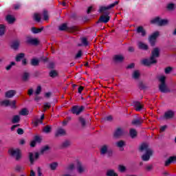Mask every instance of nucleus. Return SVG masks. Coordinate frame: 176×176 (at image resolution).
<instances>
[{"mask_svg":"<svg viewBox=\"0 0 176 176\" xmlns=\"http://www.w3.org/2000/svg\"><path fill=\"white\" fill-rule=\"evenodd\" d=\"M20 115H21L22 116H27V115H28V113H30V111L24 108L22 109L21 111L19 112Z\"/></svg>","mask_w":176,"mask_h":176,"instance_id":"obj_39","label":"nucleus"},{"mask_svg":"<svg viewBox=\"0 0 176 176\" xmlns=\"http://www.w3.org/2000/svg\"><path fill=\"white\" fill-rule=\"evenodd\" d=\"M134 67H135V64L134 63H131L130 65H129L126 68L127 69H131L133 68H134Z\"/></svg>","mask_w":176,"mask_h":176,"instance_id":"obj_63","label":"nucleus"},{"mask_svg":"<svg viewBox=\"0 0 176 176\" xmlns=\"http://www.w3.org/2000/svg\"><path fill=\"white\" fill-rule=\"evenodd\" d=\"M174 162H176V156H171L165 162L164 166L168 167L169 164Z\"/></svg>","mask_w":176,"mask_h":176,"instance_id":"obj_19","label":"nucleus"},{"mask_svg":"<svg viewBox=\"0 0 176 176\" xmlns=\"http://www.w3.org/2000/svg\"><path fill=\"white\" fill-rule=\"evenodd\" d=\"M34 140L38 144H41V142H42V138L39 137V135L34 136Z\"/></svg>","mask_w":176,"mask_h":176,"instance_id":"obj_52","label":"nucleus"},{"mask_svg":"<svg viewBox=\"0 0 176 176\" xmlns=\"http://www.w3.org/2000/svg\"><path fill=\"white\" fill-rule=\"evenodd\" d=\"M39 156H40L39 153L36 152L34 154V153H29V160H30V164H33L35 160H38V159H39Z\"/></svg>","mask_w":176,"mask_h":176,"instance_id":"obj_11","label":"nucleus"},{"mask_svg":"<svg viewBox=\"0 0 176 176\" xmlns=\"http://www.w3.org/2000/svg\"><path fill=\"white\" fill-rule=\"evenodd\" d=\"M20 116L19 115H16L14 116L12 120V123L13 124H16V123H19L20 122Z\"/></svg>","mask_w":176,"mask_h":176,"instance_id":"obj_34","label":"nucleus"},{"mask_svg":"<svg viewBox=\"0 0 176 176\" xmlns=\"http://www.w3.org/2000/svg\"><path fill=\"white\" fill-rule=\"evenodd\" d=\"M160 57V49L159 47L154 48L151 52L150 58H144L141 61V64L144 67H151L155 64H157V59Z\"/></svg>","mask_w":176,"mask_h":176,"instance_id":"obj_2","label":"nucleus"},{"mask_svg":"<svg viewBox=\"0 0 176 176\" xmlns=\"http://www.w3.org/2000/svg\"><path fill=\"white\" fill-rule=\"evenodd\" d=\"M159 80L161 83L159 86V89L161 93H168L170 89L167 88V85H166V76H162L160 77Z\"/></svg>","mask_w":176,"mask_h":176,"instance_id":"obj_6","label":"nucleus"},{"mask_svg":"<svg viewBox=\"0 0 176 176\" xmlns=\"http://www.w3.org/2000/svg\"><path fill=\"white\" fill-rule=\"evenodd\" d=\"M174 116H175V112L173 110H168L164 113V118L168 120V119H173Z\"/></svg>","mask_w":176,"mask_h":176,"instance_id":"obj_12","label":"nucleus"},{"mask_svg":"<svg viewBox=\"0 0 176 176\" xmlns=\"http://www.w3.org/2000/svg\"><path fill=\"white\" fill-rule=\"evenodd\" d=\"M67 28H68V26H67V23H63L59 26V31H65Z\"/></svg>","mask_w":176,"mask_h":176,"instance_id":"obj_49","label":"nucleus"},{"mask_svg":"<svg viewBox=\"0 0 176 176\" xmlns=\"http://www.w3.org/2000/svg\"><path fill=\"white\" fill-rule=\"evenodd\" d=\"M84 111L85 106L74 105L71 109L72 113H73V115H76V116H78V115L81 114Z\"/></svg>","mask_w":176,"mask_h":176,"instance_id":"obj_7","label":"nucleus"},{"mask_svg":"<svg viewBox=\"0 0 176 176\" xmlns=\"http://www.w3.org/2000/svg\"><path fill=\"white\" fill-rule=\"evenodd\" d=\"M140 72L138 70H135L133 72V74H132V78L133 79H135V80L140 79Z\"/></svg>","mask_w":176,"mask_h":176,"instance_id":"obj_30","label":"nucleus"},{"mask_svg":"<svg viewBox=\"0 0 176 176\" xmlns=\"http://www.w3.org/2000/svg\"><path fill=\"white\" fill-rule=\"evenodd\" d=\"M75 168V165L74 164H70L67 167V170L68 171H73V170Z\"/></svg>","mask_w":176,"mask_h":176,"instance_id":"obj_54","label":"nucleus"},{"mask_svg":"<svg viewBox=\"0 0 176 176\" xmlns=\"http://www.w3.org/2000/svg\"><path fill=\"white\" fill-rule=\"evenodd\" d=\"M9 107H10L12 109H16V108H17V106H16V100L10 101Z\"/></svg>","mask_w":176,"mask_h":176,"instance_id":"obj_46","label":"nucleus"},{"mask_svg":"<svg viewBox=\"0 0 176 176\" xmlns=\"http://www.w3.org/2000/svg\"><path fill=\"white\" fill-rule=\"evenodd\" d=\"M100 155H107V157H112L113 156V150L109 148V146L107 144H104L100 147Z\"/></svg>","mask_w":176,"mask_h":176,"instance_id":"obj_4","label":"nucleus"},{"mask_svg":"<svg viewBox=\"0 0 176 176\" xmlns=\"http://www.w3.org/2000/svg\"><path fill=\"white\" fill-rule=\"evenodd\" d=\"M136 32L138 34H141L142 36H145L146 35V30H145L142 26L138 27Z\"/></svg>","mask_w":176,"mask_h":176,"instance_id":"obj_18","label":"nucleus"},{"mask_svg":"<svg viewBox=\"0 0 176 176\" xmlns=\"http://www.w3.org/2000/svg\"><path fill=\"white\" fill-rule=\"evenodd\" d=\"M65 129L60 128L55 133V137H63V135H65Z\"/></svg>","mask_w":176,"mask_h":176,"instance_id":"obj_17","label":"nucleus"},{"mask_svg":"<svg viewBox=\"0 0 176 176\" xmlns=\"http://www.w3.org/2000/svg\"><path fill=\"white\" fill-rule=\"evenodd\" d=\"M107 176H118L117 173L113 170H109L107 173Z\"/></svg>","mask_w":176,"mask_h":176,"instance_id":"obj_45","label":"nucleus"},{"mask_svg":"<svg viewBox=\"0 0 176 176\" xmlns=\"http://www.w3.org/2000/svg\"><path fill=\"white\" fill-rule=\"evenodd\" d=\"M6 21H8V23H9V24H13V23L16 21V19L12 16V15H7Z\"/></svg>","mask_w":176,"mask_h":176,"instance_id":"obj_28","label":"nucleus"},{"mask_svg":"<svg viewBox=\"0 0 176 176\" xmlns=\"http://www.w3.org/2000/svg\"><path fill=\"white\" fill-rule=\"evenodd\" d=\"M14 170L16 171V173H21V171L24 170V167H23L21 165H16L14 168Z\"/></svg>","mask_w":176,"mask_h":176,"instance_id":"obj_41","label":"nucleus"},{"mask_svg":"<svg viewBox=\"0 0 176 176\" xmlns=\"http://www.w3.org/2000/svg\"><path fill=\"white\" fill-rule=\"evenodd\" d=\"M19 47H20V41L17 40L14 41L11 45V48L13 49V50H19Z\"/></svg>","mask_w":176,"mask_h":176,"instance_id":"obj_21","label":"nucleus"},{"mask_svg":"<svg viewBox=\"0 0 176 176\" xmlns=\"http://www.w3.org/2000/svg\"><path fill=\"white\" fill-rule=\"evenodd\" d=\"M44 20H49V14L47 12V10H44L43 12Z\"/></svg>","mask_w":176,"mask_h":176,"instance_id":"obj_53","label":"nucleus"},{"mask_svg":"<svg viewBox=\"0 0 176 176\" xmlns=\"http://www.w3.org/2000/svg\"><path fill=\"white\" fill-rule=\"evenodd\" d=\"M30 79V73L28 72H24L23 74L22 75V80L23 82H27Z\"/></svg>","mask_w":176,"mask_h":176,"instance_id":"obj_32","label":"nucleus"},{"mask_svg":"<svg viewBox=\"0 0 176 176\" xmlns=\"http://www.w3.org/2000/svg\"><path fill=\"white\" fill-rule=\"evenodd\" d=\"M126 170H127V168L124 165H122V164L118 165V171L120 173H126Z\"/></svg>","mask_w":176,"mask_h":176,"instance_id":"obj_38","label":"nucleus"},{"mask_svg":"<svg viewBox=\"0 0 176 176\" xmlns=\"http://www.w3.org/2000/svg\"><path fill=\"white\" fill-rule=\"evenodd\" d=\"M137 131L134 129H131L129 131V135L131 138L134 139L137 137Z\"/></svg>","mask_w":176,"mask_h":176,"instance_id":"obj_26","label":"nucleus"},{"mask_svg":"<svg viewBox=\"0 0 176 176\" xmlns=\"http://www.w3.org/2000/svg\"><path fill=\"white\" fill-rule=\"evenodd\" d=\"M43 131H44V133L49 134V133H50V131H52V126H50L49 125L45 126L43 129Z\"/></svg>","mask_w":176,"mask_h":176,"instance_id":"obj_44","label":"nucleus"},{"mask_svg":"<svg viewBox=\"0 0 176 176\" xmlns=\"http://www.w3.org/2000/svg\"><path fill=\"white\" fill-rule=\"evenodd\" d=\"M175 8V4L174 3H170L166 6V9L168 10H173Z\"/></svg>","mask_w":176,"mask_h":176,"instance_id":"obj_42","label":"nucleus"},{"mask_svg":"<svg viewBox=\"0 0 176 176\" xmlns=\"http://www.w3.org/2000/svg\"><path fill=\"white\" fill-rule=\"evenodd\" d=\"M139 151L140 152H146V153L142 156L143 162L149 161L151 156L153 155V151L149 148V145L146 143H142L139 148Z\"/></svg>","mask_w":176,"mask_h":176,"instance_id":"obj_3","label":"nucleus"},{"mask_svg":"<svg viewBox=\"0 0 176 176\" xmlns=\"http://www.w3.org/2000/svg\"><path fill=\"white\" fill-rule=\"evenodd\" d=\"M78 122L80 123L81 127L85 129L86 125L87 124V122L86 121V118H83L82 116L78 117Z\"/></svg>","mask_w":176,"mask_h":176,"instance_id":"obj_16","label":"nucleus"},{"mask_svg":"<svg viewBox=\"0 0 176 176\" xmlns=\"http://www.w3.org/2000/svg\"><path fill=\"white\" fill-rule=\"evenodd\" d=\"M171 71H173V67H168L166 68H165V74H166V75H168V74H170V72H171Z\"/></svg>","mask_w":176,"mask_h":176,"instance_id":"obj_56","label":"nucleus"},{"mask_svg":"<svg viewBox=\"0 0 176 176\" xmlns=\"http://www.w3.org/2000/svg\"><path fill=\"white\" fill-rule=\"evenodd\" d=\"M13 65H16V62H11L10 64L6 67V69L7 71H9L12 69V67H13Z\"/></svg>","mask_w":176,"mask_h":176,"instance_id":"obj_55","label":"nucleus"},{"mask_svg":"<svg viewBox=\"0 0 176 176\" xmlns=\"http://www.w3.org/2000/svg\"><path fill=\"white\" fill-rule=\"evenodd\" d=\"M37 175L38 176H43V173H42V168L41 167H37Z\"/></svg>","mask_w":176,"mask_h":176,"instance_id":"obj_58","label":"nucleus"},{"mask_svg":"<svg viewBox=\"0 0 176 176\" xmlns=\"http://www.w3.org/2000/svg\"><path fill=\"white\" fill-rule=\"evenodd\" d=\"M167 24H168V20L160 19V23L158 25H160V27H163L164 25H167Z\"/></svg>","mask_w":176,"mask_h":176,"instance_id":"obj_33","label":"nucleus"},{"mask_svg":"<svg viewBox=\"0 0 176 176\" xmlns=\"http://www.w3.org/2000/svg\"><path fill=\"white\" fill-rule=\"evenodd\" d=\"M43 30V27L41 28H36L35 27L32 28L31 31L33 34H41Z\"/></svg>","mask_w":176,"mask_h":176,"instance_id":"obj_24","label":"nucleus"},{"mask_svg":"<svg viewBox=\"0 0 176 176\" xmlns=\"http://www.w3.org/2000/svg\"><path fill=\"white\" fill-rule=\"evenodd\" d=\"M160 35V33L158 31L155 32L148 37V41L151 46H155L156 45V39Z\"/></svg>","mask_w":176,"mask_h":176,"instance_id":"obj_8","label":"nucleus"},{"mask_svg":"<svg viewBox=\"0 0 176 176\" xmlns=\"http://www.w3.org/2000/svg\"><path fill=\"white\" fill-rule=\"evenodd\" d=\"M77 170L79 173V174H82V173L85 172V168L82 166V162L78 161L77 162Z\"/></svg>","mask_w":176,"mask_h":176,"instance_id":"obj_23","label":"nucleus"},{"mask_svg":"<svg viewBox=\"0 0 176 176\" xmlns=\"http://www.w3.org/2000/svg\"><path fill=\"white\" fill-rule=\"evenodd\" d=\"M144 107L142 105V104L140 102H135V111L138 112H140L142 109Z\"/></svg>","mask_w":176,"mask_h":176,"instance_id":"obj_27","label":"nucleus"},{"mask_svg":"<svg viewBox=\"0 0 176 176\" xmlns=\"http://www.w3.org/2000/svg\"><path fill=\"white\" fill-rule=\"evenodd\" d=\"M138 48L140 49L141 50H148V49H149V47L148 46V45L140 41L138 43Z\"/></svg>","mask_w":176,"mask_h":176,"instance_id":"obj_20","label":"nucleus"},{"mask_svg":"<svg viewBox=\"0 0 176 176\" xmlns=\"http://www.w3.org/2000/svg\"><path fill=\"white\" fill-rule=\"evenodd\" d=\"M133 126H141L144 123L142 118H135L131 122Z\"/></svg>","mask_w":176,"mask_h":176,"instance_id":"obj_15","label":"nucleus"},{"mask_svg":"<svg viewBox=\"0 0 176 176\" xmlns=\"http://www.w3.org/2000/svg\"><path fill=\"white\" fill-rule=\"evenodd\" d=\"M34 20L35 21H36L37 23H40L41 22V16H39V14H34Z\"/></svg>","mask_w":176,"mask_h":176,"instance_id":"obj_57","label":"nucleus"},{"mask_svg":"<svg viewBox=\"0 0 176 176\" xmlns=\"http://www.w3.org/2000/svg\"><path fill=\"white\" fill-rule=\"evenodd\" d=\"M17 134L19 135H23V134H24V130H23V129L19 128L17 129Z\"/></svg>","mask_w":176,"mask_h":176,"instance_id":"obj_61","label":"nucleus"},{"mask_svg":"<svg viewBox=\"0 0 176 176\" xmlns=\"http://www.w3.org/2000/svg\"><path fill=\"white\" fill-rule=\"evenodd\" d=\"M47 151H50V146H49L48 145L44 146L41 148L40 153H41V155H43V153H45V152H47Z\"/></svg>","mask_w":176,"mask_h":176,"instance_id":"obj_36","label":"nucleus"},{"mask_svg":"<svg viewBox=\"0 0 176 176\" xmlns=\"http://www.w3.org/2000/svg\"><path fill=\"white\" fill-rule=\"evenodd\" d=\"M116 145L118 148H123V146H124V141L120 140L116 143Z\"/></svg>","mask_w":176,"mask_h":176,"instance_id":"obj_50","label":"nucleus"},{"mask_svg":"<svg viewBox=\"0 0 176 176\" xmlns=\"http://www.w3.org/2000/svg\"><path fill=\"white\" fill-rule=\"evenodd\" d=\"M113 119L112 116H109L104 118V120H107V122H111Z\"/></svg>","mask_w":176,"mask_h":176,"instance_id":"obj_64","label":"nucleus"},{"mask_svg":"<svg viewBox=\"0 0 176 176\" xmlns=\"http://www.w3.org/2000/svg\"><path fill=\"white\" fill-rule=\"evenodd\" d=\"M82 50H78L77 54L75 56V58H80V57H82Z\"/></svg>","mask_w":176,"mask_h":176,"instance_id":"obj_59","label":"nucleus"},{"mask_svg":"<svg viewBox=\"0 0 176 176\" xmlns=\"http://www.w3.org/2000/svg\"><path fill=\"white\" fill-rule=\"evenodd\" d=\"M8 153L11 157H14L16 162H19L21 159V151L19 148H10Z\"/></svg>","mask_w":176,"mask_h":176,"instance_id":"obj_5","label":"nucleus"},{"mask_svg":"<svg viewBox=\"0 0 176 176\" xmlns=\"http://www.w3.org/2000/svg\"><path fill=\"white\" fill-rule=\"evenodd\" d=\"M30 65L32 67H38V65H39V60L35 58L31 59Z\"/></svg>","mask_w":176,"mask_h":176,"instance_id":"obj_25","label":"nucleus"},{"mask_svg":"<svg viewBox=\"0 0 176 176\" xmlns=\"http://www.w3.org/2000/svg\"><path fill=\"white\" fill-rule=\"evenodd\" d=\"M124 60V56H123V55L121 54H116L113 56V61L115 63H123Z\"/></svg>","mask_w":176,"mask_h":176,"instance_id":"obj_13","label":"nucleus"},{"mask_svg":"<svg viewBox=\"0 0 176 176\" xmlns=\"http://www.w3.org/2000/svg\"><path fill=\"white\" fill-rule=\"evenodd\" d=\"M6 28H5V25L0 24V36H3L5 35V31Z\"/></svg>","mask_w":176,"mask_h":176,"instance_id":"obj_37","label":"nucleus"},{"mask_svg":"<svg viewBox=\"0 0 176 176\" xmlns=\"http://www.w3.org/2000/svg\"><path fill=\"white\" fill-rule=\"evenodd\" d=\"M0 105L1 107H9L10 105V100H4L0 102Z\"/></svg>","mask_w":176,"mask_h":176,"instance_id":"obj_31","label":"nucleus"},{"mask_svg":"<svg viewBox=\"0 0 176 176\" xmlns=\"http://www.w3.org/2000/svg\"><path fill=\"white\" fill-rule=\"evenodd\" d=\"M41 91H42V87L38 85L35 91L36 96H39V94H41Z\"/></svg>","mask_w":176,"mask_h":176,"instance_id":"obj_51","label":"nucleus"},{"mask_svg":"<svg viewBox=\"0 0 176 176\" xmlns=\"http://www.w3.org/2000/svg\"><path fill=\"white\" fill-rule=\"evenodd\" d=\"M16 90L13 89L7 91L5 94V97L6 98H13V96H16Z\"/></svg>","mask_w":176,"mask_h":176,"instance_id":"obj_14","label":"nucleus"},{"mask_svg":"<svg viewBox=\"0 0 176 176\" xmlns=\"http://www.w3.org/2000/svg\"><path fill=\"white\" fill-rule=\"evenodd\" d=\"M119 4V1H116L114 3L107 6H100L99 8V13H104V14L101 15L97 21V24L99 23H104V24H107L111 19L109 17V14L111 12L108 10H110V9H112V8H115L116 5Z\"/></svg>","mask_w":176,"mask_h":176,"instance_id":"obj_1","label":"nucleus"},{"mask_svg":"<svg viewBox=\"0 0 176 176\" xmlns=\"http://www.w3.org/2000/svg\"><path fill=\"white\" fill-rule=\"evenodd\" d=\"M52 107V105L50 104V103L47 102L44 104V112L46 111V109H49V108H50Z\"/></svg>","mask_w":176,"mask_h":176,"instance_id":"obj_60","label":"nucleus"},{"mask_svg":"<svg viewBox=\"0 0 176 176\" xmlns=\"http://www.w3.org/2000/svg\"><path fill=\"white\" fill-rule=\"evenodd\" d=\"M124 135V131H123V129L118 127L116 129V130L114 131L113 133V137L114 138H120V137H122V135Z\"/></svg>","mask_w":176,"mask_h":176,"instance_id":"obj_10","label":"nucleus"},{"mask_svg":"<svg viewBox=\"0 0 176 176\" xmlns=\"http://www.w3.org/2000/svg\"><path fill=\"white\" fill-rule=\"evenodd\" d=\"M138 87L140 90H145V89H146V85H145L142 81H140L138 83Z\"/></svg>","mask_w":176,"mask_h":176,"instance_id":"obj_43","label":"nucleus"},{"mask_svg":"<svg viewBox=\"0 0 176 176\" xmlns=\"http://www.w3.org/2000/svg\"><path fill=\"white\" fill-rule=\"evenodd\" d=\"M24 57H25V54L19 53L16 56L15 60L16 61V63H20V61H21V60L24 59Z\"/></svg>","mask_w":176,"mask_h":176,"instance_id":"obj_22","label":"nucleus"},{"mask_svg":"<svg viewBox=\"0 0 176 176\" xmlns=\"http://www.w3.org/2000/svg\"><path fill=\"white\" fill-rule=\"evenodd\" d=\"M160 23V16H157L151 21V24H157L159 25Z\"/></svg>","mask_w":176,"mask_h":176,"instance_id":"obj_35","label":"nucleus"},{"mask_svg":"<svg viewBox=\"0 0 176 176\" xmlns=\"http://www.w3.org/2000/svg\"><path fill=\"white\" fill-rule=\"evenodd\" d=\"M81 42L83 45V46H89V41H87V38L86 37L82 38Z\"/></svg>","mask_w":176,"mask_h":176,"instance_id":"obj_48","label":"nucleus"},{"mask_svg":"<svg viewBox=\"0 0 176 176\" xmlns=\"http://www.w3.org/2000/svg\"><path fill=\"white\" fill-rule=\"evenodd\" d=\"M70 145L71 142L69 140H66L62 143L61 148H68Z\"/></svg>","mask_w":176,"mask_h":176,"instance_id":"obj_40","label":"nucleus"},{"mask_svg":"<svg viewBox=\"0 0 176 176\" xmlns=\"http://www.w3.org/2000/svg\"><path fill=\"white\" fill-rule=\"evenodd\" d=\"M72 32H75L76 31H79V28L76 26H73L71 28Z\"/></svg>","mask_w":176,"mask_h":176,"instance_id":"obj_62","label":"nucleus"},{"mask_svg":"<svg viewBox=\"0 0 176 176\" xmlns=\"http://www.w3.org/2000/svg\"><path fill=\"white\" fill-rule=\"evenodd\" d=\"M58 74L57 73V72L56 70H52L50 72V76L51 78H56V76H58Z\"/></svg>","mask_w":176,"mask_h":176,"instance_id":"obj_47","label":"nucleus"},{"mask_svg":"<svg viewBox=\"0 0 176 176\" xmlns=\"http://www.w3.org/2000/svg\"><path fill=\"white\" fill-rule=\"evenodd\" d=\"M49 167L50 170L54 171V170L57 169V167H58V162H52L49 164Z\"/></svg>","mask_w":176,"mask_h":176,"instance_id":"obj_29","label":"nucleus"},{"mask_svg":"<svg viewBox=\"0 0 176 176\" xmlns=\"http://www.w3.org/2000/svg\"><path fill=\"white\" fill-rule=\"evenodd\" d=\"M25 43L32 45V46H38L39 45V40L38 38H34L31 36H27Z\"/></svg>","mask_w":176,"mask_h":176,"instance_id":"obj_9","label":"nucleus"}]
</instances>
